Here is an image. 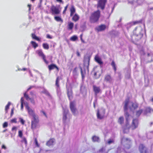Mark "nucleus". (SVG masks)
Listing matches in <instances>:
<instances>
[{
  "instance_id": "a878e982",
  "label": "nucleus",
  "mask_w": 153,
  "mask_h": 153,
  "mask_svg": "<svg viewBox=\"0 0 153 153\" xmlns=\"http://www.w3.org/2000/svg\"><path fill=\"white\" fill-rule=\"evenodd\" d=\"M80 69L82 79V80H83L85 77L86 71L85 70L83 71L81 67L80 68Z\"/></svg>"
},
{
  "instance_id": "680f3d73",
  "label": "nucleus",
  "mask_w": 153,
  "mask_h": 153,
  "mask_svg": "<svg viewBox=\"0 0 153 153\" xmlns=\"http://www.w3.org/2000/svg\"><path fill=\"white\" fill-rule=\"evenodd\" d=\"M76 54L77 56L78 57H80V54L79 51H76Z\"/></svg>"
},
{
  "instance_id": "2eb2a0df",
  "label": "nucleus",
  "mask_w": 153,
  "mask_h": 153,
  "mask_svg": "<svg viewBox=\"0 0 153 153\" xmlns=\"http://www.w3.org/2000/svg\"><path fill=\"white\" fill-rule=\"evenodd\" d=\"M67 95L69 100H71L73 97V91L72 89H67Z\"/></svg>"
},
{
  "instance_id": "9d476101",
  "label": "nucleus",
  "mask_w": 153,
  "mask_h": 153,
  "mask_svg": "<svg viewBox=\"0 0 153 153\" xmlns=\"http://www.w3.org/2000/svg\"><path fill=\"white\" fill-rule=\"evenodd\" d=\"M128 3L131 4L136 3L137 5H140L142 4L144 0H127Z\"/></svg>"
},
{
  "instance_id": "c9c22d12",
  "label": "nucleus",
  "mask_w": 153,
  "mask_h": 153,
  "mask_svg": "<svg viewBox=\"0 0 153 153\" xmlns=\"http://www.w3.org/2000/svg\"><path fill=\"white\" fill-rule=\"evenodd\" d=\"M54 19L57 22H60L61 23H62L63 22V19L59 16H55Z\"/></svg>"
},
{
  "instance_id": "6e6552de",
  "label": "nucleus",
  "mask_w": 153,
  "mask_h": 153,
  "mask_svg": "<svg viewBox=\"0 0 153 153\" xmlns=\"http://www.w3.org/2000/svg\"><path fill=\"white\" fill-rule=\"evenodd\" d=\"M70 108L71 111L74 115L75 114L77 111V109L76 107L75 102L74 101H71L70 102Z\"/></svg>"
},
{
  "instance_id": "8fccbe9b",
  "label": "nucleus",
  "mask_w": 153,
  "mask_h": 153,
  "mask_svg": "<svg viewBox=\"0 0 153 153\" xmlns=\"http://www.w3.org/2000/svg\"><path fill=\"white\" fill-rule=\"evenodd\" d=\"M34 141H35V144H36V146L37 147H39V145L38 144V141H37V139L36 138H35V139Z\"/></svg>"
},
{
  "instance_id": "f3484780",
  "label": "nucleus",
  "mask_w": 153,
  "mask_h": 153,
  "mask_svg": "<svg viewBox=\"0 0 153 153\" xmlns=\"http://www.w3.org/2000/svg\"><path fill=\"white\" fill-rule=\"evenodd\" d=\"M104 80L106 82L111 83L112 80V78L110 74H107L105 76Z\"/></svg>"
},
{
  "instance_id": "0eeeda50",
  "label": "nucleus",
  "mask_w": 153,
  "mask_h": 153,
  "mask_svg": "<svg viewBox=\"0 0 153 153\" xmlns=\"http://www.w3.org/2000/svg\"><path fill=\"white\" fill-rule=\"evenodd\" d=\"M138 120L137 119H134L130 126L131 130H134L137 128L138 127Z\"/></svg>"
},
{
  "instance_id": "6ab92c4d",
  "label": "nucleus",
  "mask_w": 153,
  "mask_h": 153,
  "mask_svg": "<svg viewBox=\"0 0 153 153\" xmlns=\"http://www.w3.org/2000/svg\"><path fill=\"white\" fill-rule=\"evenodd\" d=\"M24 96L26 100H30L31 103L33 104H35V102L34 99L33 98H30L28 95L27 94L26 92H25L24 93Z\"/></svg>"
},
{
  "instance_id": "c85d7f7f",
  "label": "nucleus",
  "mask_w": 153,
  "mask_h": 153,
  "mask_svg": "<svg viewBox=\"0 0 153 153\" xmlns=\"http://www.w3.org/2000/svg\"><path fill=\"white\" fill-rule=\"evenodd\" d=\"M31 37L33 39H34L38 41H40V39L39 37H37L35 34L34 33H32L31 34Z\"/></svg>"
},
{
  "instance_id": "de8ad7c7",
  "label": "nucleus",
  "mask_w": 153,
  "mask_h": 153,
  "mask_svg": "<svg viewBox=\"0 0 153 153\" xmlns=\"http://www.w3.org/2000/svg\"><path fill=\"white\" fill-rule=\"evenodd\" d=\"M18 135L19 137L21 138H22V137L23 133L22 131L19 130L18 131Z\"/></svg>"
},
{
  "instance_id": "423d86ee",
  "label": "nucleus",
  "mask_w": 153,
  "mask_h": 153,
  "mask_svg": "<svg viewBox=\"0 0 153 153\" xmlns=\"http://www.w3.org/2000/svg\"><path fill=\"white\" fill-rule=\"evenodd\" d=\"M26 108L27 109L28 114L30 116L33 117L32 119H34L36 117H38V116L36 114L34 111L28 106H26Z\"/></svg>"
},
{
  "instance_id": "e2e57ef3",
  "label": "nucleus",
  "mask_w": 153,
  "mask_h": 153,
  "mask_svg": "<svg viewBox=\"0 0 153 153\" xmlns=\"http://www.w3.org/2000/svg\"><path fill=\"white\" fill-rule=\"evenodd\" d=\"M1 148L2 149H5L6 148V147L5 145H3L1 146Z\"/></svg>"
},
{
  "instance_id": "473e14b6",
  "label": "nucleus",
  "mask_w": 153,
  "mask_h": 153,
  "mask_svg": "<svg viewBox=\"0 0 153 153\" xmlns=\"http://www.w3.org/2000/svg\"><path fill=\"white\" fill-rule=\"evenodd\" d=\"M95 59L96 61L100 65H101L103 64V62L102 61L101 59L98 56L95 57Z\"/></svg>"
},
{
  "instance_id": "13d9d810",
  "label": "nucleus",
  "mask_w": 153,
  "mask_h": 153,
  "mask_svg": "<svg viewBox=\"0 0 153 153\" xmlns=\"http://www.w3.org/2000/svg\"><path fill=\"white\" fill-rule=\"evenodd\" d=\"M41 112H42L43 114H44V115L46 117V118H47L48 117H47V116L45 112L44 111H41Z\"/></svg>"
},
{
  "instance_id": "4be33fe9",
  "label": "nucleus",
  "mask_w": 153,
  "mask_h": 153,
  "mask_svg": "<svg viewBox=\"0 0 153 153\" xmlns=\"http://www.w3.org/2000/svg\"><path fill=\"white\" fill-rule=\"evenodd\" d=\"M152 112H153V109L150 107H148L145 108L144 113L146 114L148 113H150Z\"/></svg>"
},
{
  "instance_id": "cd10ccee",
  "label": "nucleus",
  "mask_w": 153,
  "mask_h": 153,
  "mask_svg": "<svg viewBox=\"0 0 153 153\" xmlns=\"http://www.w3.org/2000/svg\"><path fill=\"white\" fill-rule=\"evenodd\" d=\"M101 73H100L99 71H97L95 72L94 74V76L96 79H97L99 78L100 76Z\"/></svg>"
},
{
  "instance_id": "0e129e2a",
  "label": "nucleus",
  "mask_w": 153,
  "mask_h": 153,
  "mask_svg": "<svg viewBox=\"0 0 153 153\" xmlns=\"http://www.w3.org/2000/svg\"><path fill=\"white\" fill-rule=\"evenodd\" d=\"M81 28H83V29H85L86 28V26L85 25H84L82 26L81 27Z\"/></svg>"
},
{
  "instance_id": "a19ab883",
  "label": "nucleus",
  "mask_w": 153,
  "mask_h": 153,
  "mask_svg": "<svg viewBox=\"0 0 153 153\" xmlns=\"http://www.w3.org/2000/svg\"><path fill=\"white\" fill-rule=\"evenodd\" d=\"M31 43L33 48L35 49L38 46V44L35 42L32 41L31 42Z\"/></svg>"
},
{
  "instance_id": "774afa93",
  "label": "nucleus",
  "mask_w": 153,
  "mask_h": 153,
  "mask_svg": "<svg viewBox=\"0 0 153 153\" xmlns=\"http://www.w3.org/2000/svg\"><path fill=\"white\" fill-rule=\"evenodd\" d=\"M80 39L82 41V42L83 43H85V42L84 41V40L82 39V37H80Z\"/></svg>"
},
{
  "instance_id": "5fc2aeb1",
  "label": "nucleus",
  "mask_w": 153,
  "mask_h": 153,
  "mask_svg": "<svg viewBox=\"0 0 153 153\" xmlns=\"http://www.w3.org/2000/svg\"><path fill=\"white\" fill-rule=\"evenodd\" d=\"M14 110V108H13L11 109V113H10V116L11 117H12L14 114V112H13Z\"/></svg>"
},
{
  "instance_id": "4c0bfd02",
  "label": "nucleus",
  "mask_w": 153,
  "mask_h": 153,
  "mask_svg": "<svg viewBox=\"0 0 153 153\" xmlns=\"http://www.w3.org/2000/svg\"><path fill=\"white\" fill-rule=\"evenodd\" d=\"M111 65L114 71L116 72L117 70V68L115 62L113 60L112 61L111 63Z\"/></svg>"
},
{
  "instance_id": "bf43d9fd",
  "label": "nucleus",
  "mask_w": 153,
  "mask_h": 153,
  "mask_svg": "<svg viewBox=\"0 0 153 153\" xmlns=\"http://www.w3.org/2000/svg\"><path fill=\"white\" fill-rule=\"evenodd\" d=\"M114 141L113 140H109L108 141V144H110L112 143H114Z\"/></svg>"
},
{
  "instance_id": "338daca9",
  "label": "nucleus",
  "mask_w": 153,
  "mask_h": 153,
  "mask_svg": "<svg viewBox=\"0 0 153 153\" xmlns=\"http://www.w3.org/2000/svg\"><path fill=\"white\" fill-rule=\"evenodd\" d=\"M56 1L60 3H62V0H56Z\"/></svg>"
},
{
  "instance_id": "69168bd1",
  "label": "nucleus",
  "mask_w": 153,
  "mask_h": 153,
  "mask_svg": "<svg viewBox=\"0 0 153 153\" xmlns=\"http://www.w3.org/2000/svg\"><path fill=\"white\" fill-rule=\"evenodd\" d=\"M24 99L23 98V97H22L21 99V103H22H22H23V102H24Z\"/></svg>"
},
{
  "instance_id": "a18cd8bd",
  "label": "nucleus",
  "mask_w": 153,
  "mask_h": 153,
  "mask_svg": "<svg viewBox=\"0 0 153 153\" xmlns=\"http://www.w3.org/2000/svg\"><path fill=\"white\" fill-rule=\"evenodd\" d=\"M10 104H11V103H10V102H8L7 105L5 107V108L6 113H7V110L9 109V107H10Z\"/></svg>"
},
{
  "instance_id": "79ce46f5",
  "label": "nucleus",
  "mask_w": 153,
  "mask_h": 153,
  "mask_svg": "<svg viewBox=\"0 0 153 153\" xmlns=\"http://www.w3.org/2000/svg\"><path fill=\"white\" fill-rule=\"evenodd\" d=\"M126 141L130 142L131 141V140L128 138L123 137L122 138L121 140V142L122 143H124Z\"/></svg>"
},
{
  "instance_id": "20e7f679",
  "label": "nucleus",
  "mask_w": 153,
  "mask_h": 153,
  "mask_svg": "<svg viewBox=\"0 0 153 153\" xmlns=\"http://www.w3.org/2000/svg\"><path fill=\"white\" fill-rule=\"evenodd\" d=\"M107 2V0H98L97 4V8H100L101 10H104Z\"/></svg>"
},
{
  "instance_id": "ddd939ff",
  "label": "nucleus",
  "mask_w": 153,
  "mask_h": 153,
  "mask_svg": "<svg viewBox=\"0 0 153 153\" xmlns=\"http://www.w3.org/2000/svg\"><path fill=\"white\" fill-rule=\"evenodd\" d=\"M131 128L129 122H126L125 125L123 127V132L124 133H127L129 132V129Z\"/></svg>"
},
{
  "instance_id": "3c124183",
  "label": "nucleus",
  "mask_w": 153,
  "mask_h": 153,
  "mask_svg": "<svg viewBox=\"0 0 153 153\" xmlns=\"http://www.w3.org/2000/svg\"><path fill=\"white\" fill-rule=\"evenodd\" d=\"M22 142H24L25 144L27 145V140L26 138L25 137H24L23 139L22 140Z\"/></svg>"
},
{
  "instance_id": "603ef678",
  "label": "nucleus",
  "mask_w": 153,
  "mask_h": 153,
  "mask_svg": "<svg viewBox=\"0 0 153 153\" xmlns=\"http://www.w3.org/2000/svg\"><path fill=\"white\" fill-rule=\"evenodd\" d=\"M8 126V123L7 122H5L3 124V128L7 127Z\"/></svg>"
},
{
  "instance_id": "f03ea898",
  "label": "nucleus",
  "mask_w": 153,
  "mask_h": 153,
  "mask_svg": "<svg viewBox=\"0 0 153 153\" xmlns=\"http://www.w3.org/2000/svg\"><path fill=\"white\" fill-rule=\"evenodd\" d=\"M101 16V12L99 10L91 13L89 17V21L91 23L98 22Z\"/></svg>"
},
{
  "instance_id": "c756f323",
  "label": "nucleus",
  "mask_w": 153,
  "mask_h": 153,
  "mask_svg": "<svg viewBox=\"0 0 153 153\" xmlns=\"http://www.w3.org/2000/svg\"><path fill=\"white\" fill-rule=\"evenodd\" d=\"M60 79L59 76H58L56 77L55 81V85L58 88H59L60 87V85L59 84Z\"/></svg>"
},
{
  "instance_id": "2f4dec72",
  "label": "nucleus",
  "mask_w": 153,
  "mask_h": 153,
  "mask_svg": "<svg viewBox=\"0 0 153 153\" xmlns=\"http://www.w3.org/2000/svg\"><path fill=\"white\" fill-rule=\"evenodd\" d=\"M54 140L53 139H50L46 143V145L48 146L53 145Z\"/></svg>"
},
{
  "instance_id": "7c9ffc66",
  "label": "nucleus",
  "mask_w": 153,
  "mask_h": 153,
  "mask_svg": "<svg viewBox=\"0 0 153 153\" xmlns=\"http://www.w3.org/2000/svg\"><path fill=\"white\" fill-rule=\"evenodd\" d=\"M138 104L136 102H132L131 106L134 110L137 109L138 107Z\"/></svg>"
},
{
  "instance_id": "b1692460",
  "label": "nucleus",
  "mask_w": 153,
  "mask_h": 153,
  "mask_svg": "<svg viewBox=\"0 0 153 153\" xmlns=\"http://www.w3.org/2000/svg\"><path fill=\"white\" fill-rule=\"evenodd\" d=\"M79 19V15L77 13H75L72 18L73 21L76 22L78 21Z\"/></svg>"
},
{
  "instance_id": "864d4df0",
  "label": "nucleus",
  "mask_w": 153,
  "mask_h": 153,
  "mask_svg": "<svg viewBox=\"0 0 153 153\" xmlns=\"http://www.w3.org/2000/svg\"><path fill=\"white\" fill-rule=\"evenodd\" d=\"M11 122L12 123H17L16 119L15 118H14V119H12L11 120Z\"/></svg>"
},
{
  "instance_id": "c03bdc74",
  "label": "nucleus",
  "mask_w": 153,
  "mask_h": 153,
  "mask_svg": "<svg viewBox=\"0 0 153 153\" xmlns=\"http://www.w3.org/2000/svg\"><path fill=\"white\" fill-rule=\"evenodd\" d=\"M78 38L77 36L74 35L71 37L70 39L71 41H74L76 40Z\"/></svg>"
},
{
  "instance_id": "09e8293b",
  "label": "nucleus",
  "mask_w": 153,
  "mask_h": 153,
  "mask_svg": "<svg viewBox=\"0 0 153 153\" xmlns=\"http://www.w3.org/2000/svg\"><path fill=\"white\" fill-rule=\"evenodd\" d=\"M19 119L20 120V121L22 125H24L25 123V121L23 119L21 118H20Z\"/></svg>"
},
{
  "instance_id": "4d7b16f0",
  "label": "nucleus",
  "mask_w": 153,
  "mask_h": 153,
  "mask_svg": "<svg viewBox=\"0 0 153 153\" xmlns=\"http://www.w3.org/2000/svg\"><path fill=\"white\" fill-rule=\"evenodd\" d=\"M34 87L33 86H30V87L27 89V91L26 92L27 93V92L29 90L31 89V88H34Z\"/></svg>"
},
{
  "instance_id": "37998d69",
  "label": "nucleus",
  "mask_w": 153,
  "mask_h": 153,
  "mask_svg": "<svg viewBox=\"0 0 153 153\" xmlns=\"http://www.w3.org/2000/svg\"><path fill=\"white\" fill-rule=\"evenodd\" d=\"M143 110L142 109H139L136 112V115L137 116H139L142 113Z\"/></svg>"
},
{
  "instance_id": "58836bf2",
  "label": "nucleus",
  "mask_w": 153,
  "mask_h": 153,
  "mask_svg": "<svg viewBox=\"0 0 153 153\" xmlns=\"http://www.w3.org/2000/svg\"><path fill=\"white\" fill-rule=\"evenodd\" d=\"M42 47L43 48L46 50H48L49 49V45L47 43H43L42 44Z\"/></svg>"
},
{
  "instance_id": "393cba45",
  "label": "nucleus",
  "mask_w": 153,
  "mask_h": 153,
  "mask_svg": "<svg viewBox=\"0 0 153 153\" xmlns=\"http://www.w3.org/2000/svg\"><path fill=\"white\" fill-rule=\"evenodd\" d=\"M69 112L68 110L64 111L63 114V117L62 118L63 121L65 122L67 119V114Z\"/></svg>"
},
{
  "instance_id": "72a5a7b5",
  "label": "nucleus",
  "mask_w": 153,
  "mask_h": 153,
  "mask_svg": "<svg viewBox=\"0 0 153 153\" xmlns=\"http://www.w3.org/2000/svg\"><path fill=\"white\" fill-rule=\"evenodd\" d=\"M124 119L123 116L120 117L118 119V122L120 124H122L124 123Z\"/></svg>"
},
{
  "instance_id": "7ed1b4c3",
  "label": "nucleus",
  "mask_w": 153,
  "mask_h": 153,
  "mask_svg": "<svg viewBox=\"0 0 153 153\" xmlns=\"http://www.w3.org/2000/svg\"><path fill=\"white\" fill-rule=\"evenodd\" d=\"M40 127L39 117L32 119L31 122V128L34 131V130Z\"/></svg>"
},
{
  "instance_id": "5701e85b",
  "label": "nucleus",
  "mask_w": 153,
  "mask_h": 153,
  "mask_svg": "<svg viewBox=\"0 0 153 153\" xmlns=\"http://www.w3.org/2000/svg\"><path fill=\"white\" fill-rule=\"evenodd\" d=\"M70 16H72L76 12V9L74 5H72L70 9Z\"/></svg>"
},
{
  "instance_id": "39448f33",
  "label": "nucleus",
  "mask_w": 153,
  "mask_h": 153,
  "mask_svg": "<svg viewBox=\"0 0 153 153\" xmlns=\"http://www.w3.org/2000/svg\"><path fill=\"white\" fill-rule=\"evenodd\" d=\"M105 110L103 108L97 109V118L100 120L103 119L105 117Z\"/></svg>"
},
{
  "instance_id": "49530a36",
  "label": "nucleus",
  "mask_w": 153,
  "mask_h": 153,
  "mask_svg": "<svg viewBox=\"0 0 153 153\" xmlns=\"http://www.w3.org/2000/svg\"><path fill=\"white\" fill-rule=\"evenodd\" d=\"M68 4H67L66 6L65 7L62 13L63 14H65L66 13V12L67 10V9L68 7Z\"/></svg>"
},
{
  "instance_id": "4468645a",
  "label": "nucleus",
  "mask_w": 153,
  "mask_h": 153,
  "mask_svg": "<svg viewBox=\"0 0 153 153\" xmlns=\"http://www.w3.org/2000/svg\"><path fill=\"white\" fill-rule=\"evenodd\" d=\"M129 103V98H128L126 99L124 102V105L123 109L124 111H128V106Z\"/></svg>"
},
{
  "instance_id": "f8f14e48",
  "label": "nucleus",
  "mask_w": 153,
  "mask_h": 153,
  "mask_svg": "<svg viewBox=\"0 0 153 153\" xmlns=\"http://www.w3.org/2000/svg\"><path fill=\"white\" fill-rule=\"evenodd\" d=\"M90 60V57L87 56L85 57L83 61V65L84 67H85L88 69L89 65V62Z\"/></svg>"
},
{
  "instance_id": "dca6fc26",
  "label": "nucleus",
  "mask_w": 153,
  "mask_h": 153,
  "mask_svg": "<svg viewBox=\"0 0 153 153\" xmlns=\"http://www.w3.org/2000/svg\"><path fill=\"white\" fill-rule=\"evenodd\" d=\"M48 69L49 71H51L54 69L56 68V71L58 72L59 71V68L55 64H52L48 65Z\"/></svg>"
},
{
  "instance_id": "6e6d98bb",
  "label": "nucleus",
  "mask_w": 153,
  "mask_h": 153,
  "mask_svg": "<svg viewBox=\"0 0 153 153\" xmlns=\"http://www.w3.org/2000/svg\"><path fill=\"white\" fill-rule=\"evenodd\" d=\"M46 38L49 39H52V37L49 34H48L46 36Z\"/></svg>"
},
{
  "instance_id": "052dcab7",
  "label": "nucleus",
  "mask_w": 153,
  "mask_h": 153,
  "mask_svg": "<svg viewBox=\"0 0 153 153\" xmlns=\"http://www.w3.org/2000/svg\"><path fill=\"white\" fill-rule=\"evenodd\" d=\"M17 129V127L16 126H13L12 127V131H13L14 130H15L16 131Z\"/></svg>"
},
{
  "instance_id": "bb28decb",
  "label": "nucleus",
  "mask_w": 153,
  "mask_h": 153,
  "mask_svg": "<svg viewBox=\"0 0 153 153\" xmlns=\"http://www.w3.org/2000/svg\"><path fill=\"white\" fill-rule=\"evenodd\" d=\"M74 26V24L71 22H69L68 25V29L72 30L73 29Z\"/></svg>"
},
{
  "instance_id": "f704fd0d",
  "label": "nucleus",
  "mask_w": 153,
  "mask_h": 153,
  "mask_svg": "<svg viewBox=\"0 0 153 153\" xmlns=\"http://www.w3.org/2000/svg\"><path fill=\"white\" fill-rule=\"evenodd\" d=\"M142 20L141 19L139 21H133L132 22H131V25H135L137 24H140V23H142Z\"/></svg>"
},
{
  "instance_id": "aec40b11",
  "label": "nucleus",
  "mask_w": 153,
  "mask_h": 153,
  "mask_svg": "<svg viewBox=\"0 0 153 153\" xmlns=\"http://www.w3.org/2000/svg\"><path fill=\"white\" fill-rule=\"evenodd\" d=\"M139 150L140 153H147L146 148L143 144H140L139 146Z\"/></svg>"
},
{
  "instance_id": "9b49d317",
  "label": "nucleus",
  "mask_w": 153,
  "mask_h": 153,
  "mask_svg": "<svg viewBox=\"0 0 153 153\" xmlns=\"http://www.w3.org/2000/svg\"><path fill=\"white\" fill-rule=\"evenodd\" d=\"M37 52L38 55L39 56L41 57L45 63L47 64H48V62L46 60V56L43 53L42 51L41 50H37Z\"/></svg>"
},
{
  "instance_id": "1a4fd4ad",
  "label": "nucleus",
  "mask_w": 153,
  "mask_h": 153,
  "mask_svg": "<svg viewBox=\"0 0 153 153\" xmlns=\"http://www.w3.org/2000/svg\"><path fill=\"white\" fill-rule=\"evenodd\" d=\"M50 9L52 15H57L59 14L60 13V11L59 9L53 5H52Z\"/></svg>"
},
{
  "instance_id": "f257e3e1",
  "label": "nucleus",
  "mask_w": 153,
  "mask_h": 153,
  "mask_svg": "<svg viewBox=\"0 0 153 153\" xmlns=\"http://www.w3.org/2000/svg\"><path fill=\"white\" fill-rule=\"evenodd\" d=\"M133 32V34L131 36V40L133 42L136 43L143 37L144 31L141 27H137Z\"/></svg>"
},
{
  "instance_id": "ea45409f",
  "label": "nucleus",
  "mask_w": 153,
  "mask_h": 153,
  "mask_svg": "<svg viewBox=\"0 0 153 153\" xmlns=\"http://www.w3.org/2000/svg\"><path fill=\"white\" fill-rule=\"evenodd\" d=\"M124 111L125 112V115L126 117V122H129L128 118L129 117V114L128 112V111Z\"/></svg>"
},
{
  "instance_id": "a211bd4d",
  "label": "nucleus",
  "mask_w": 153,
  "mask_h": 153,
  "mask_svg": "<svg viewBox=\"0 0 153 153\" xmlns=\"http://www.w3.org/2000/svg\"><path fill=\"white\" fill-rule=\"evenodd\" d=\"M106 28V26L105 25L102 24L96 27V29L98 32L104 30Z\"/></svg>"
},
{
  "instance_id": "412c9836",
  "label": "nucleus",
  "mask_w": 153,
  "mask_h": 153,
  "mask_svg": "<svg viewBox=\"0 0 153 153\" xmlns=\"http://www.w3.org/2000/svg\"><path fill=\"white\" fill-rule=\"evenodd\" d=\"M93 91L96 95L101 92V89L99 87H97L95 85L93 86Z\"/></svg>"
},
{
  "instance_id": "e433bc0d",
  "label": "nucleus",
  "mask_w": 153,
  "mask_h": 153,
  "mask_svg": "<svg viewBox=\"0 0 153 153\" xmlns=\"http://www.w3.org/2000/svg\"><path fill=\"white\" fill-rule=\"evenodd\" d=\"M92 140L94 142H98L99 140V137L94 135L92 137Z\"/></svg>"
}]
</instances>
